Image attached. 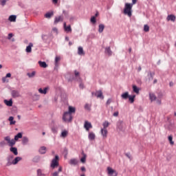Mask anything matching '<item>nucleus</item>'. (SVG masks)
<instances>
[{
	"mask_svg": "<svg viewBox=\"0 0 176 176\" xmlns=\"http://www.w3.org/2000/svg\"><path fill=\"white\" fill-rule=\"evenodd\" d=\"M131 9H133V4L126 3L124 6V14H126L129 17H131Z\"/></svg>",
	"mask_w": 176,
	"mask_h": 176,
	"instance_id": "f257e3e1",
	"label": "nucleus"
},
{
	"mask_svg": "<svg viewBox=\"0 0 176 176\" xmlns=\"http://www.w3.org/2000/svg\"><path fill=\"white\" fill-rule=\"evenodd\" d=\"M63 120L67 123L72 122V114L68 113L67 111L65 112L63 116Z\"/></svg>",
	"mask_w": 176,
	"mask_h": 176,
	"instance_id": "f03ea898",
	"label": "nucleus"
},
{
	"mask_svg": "<svg viewBox=\"0 0 176 176\" xmlns=\"http://www.w3.org/2000/svg\"><path fill=\"white\" fill-rule=\"evenodd\" d=\"M58 155H56L51 162L52 168H56V167H58Z\"/></svg>",
	"mask_w": 176,
	"mask_h": 176,
	"instance_id": "7ed1b4c3",
	"label": "nucleus"
},
{
	"mask_svg": "<svg viewBox=\"0 0 176 176\" xmlns=\"http://www.w3.org/2000/svg\"><path fill=\"white\" fill-rule=\"evenodd\" d=\"M107 174L109 176H118V173L116 170H113L111 167L109 166L107 168Z\"/></svg>",
	"mask_w": 176,
	"mask_h": 176,
	"instance_id": "20e7f679",
	"label": "nucleus"
},
{
	"mask_svg": "<svg viewBox=\"0 0 176 176\" xmlns=\"http://www.w3.org/2000/svg\"><path fill=\"white\" fill-rule=\"evenodd\" d=\"M5 140L7 141L9 146H13L16 144V140L14 139H10V137L7 136L5 138Z\"/></svg>",
	"mask_w": 176,
	"mask_h": 176,
	"instance_id": "39448f33",
	"label": "nucleus"
},
{
	"mask_svg": "<svg viewBox=\"0 0 176 176\" xmlns=\"http://www.w3.org/2000/svg\"><path fill=\"white\" fill-rule=\"evenodd\" d=\"M84 127L87 131H89L90 129L93 128L91 123L89 122L88 121L85 122Z\"/></svg>",
	"mask_w": 176,
	"mask_h": 176,
	"instance_id": "423d86ee",
	"label": "nucleus"
},
{
	"mask_svg": "<svg viewBox=\"0 0 176 176\" xmlns=\"http://www.w3.org/2000/svg\"><path fill=\"white\" fill-rule=\"evenodd\" d=\"M63 27L65 32H72V28H71V25L67 26V23H63Z\"/></svg>",
	"mask_w": 176,
	"mask_h": 176,
	"instance_id": "0eeeda50",
	"label": "nucleus"
},
{
	"mask_svg": "<svg viewBox=\"0 0 176 176\" xmlns=\"http://www.w3.org/2000/svg\"><path fill=\"white\" fill-rule=\"evenodd\" d=\"M101 135H102L103 138L105 140L108 137V130L105 129H101Z\"/></svg>",
	"mask_w": 176,
	"mask_h": 176,
	"instance_id": "6e6552de",
	"label": "nucleus"
},
{
	"mask_svg": "<svg viewBox=\"0 0 176 176\" xmlns=\"http://www.w3.org/2000/svg\"><path fill=\"white\" fill-rule=\"evenodd\" d=\"M64 21V16H56L54 19V24H58V23H60V21Z\"/></svg>",
	"mask_w": 176,
	"mask_h": 176,
	"instance_id": "1a4fd4ad",
	"label": "nucleus"
},
{
	"mask_svg": "<svg viewBox=\"0 0 176 176\" xmlns=\"http://www.w3.org/2000/svg\"><path fill=\"white\" fill-rule=\"evenodd\" d=\"M11 94L13 98H17V97H20V92H19V91L12 90L11 91Z\"/></svg>",
	"mask_w": 176,
	"mask_h": 176,
	"instance_id": "9d476101",
	"label": "nucleus"
},
{
	"mask_svg": "<svg viewBox=\"0 0 176 176\" xmlns=\"http://www.w3.org/2000/svg\"><path fill=\"white\" fill-rule=\"evenodd\" d=\"M175 15L174 14H169L168 15L167 18H166V20L167 21H175Z\"/></svg>",
	"mask_w": 176,
	"mask_h": 176,
	"instance_id": "9b49d317",
	"label": "nucleus"
},
{
	"mask_svg": "<svg viewBox=\"0 0 176 176\" xmlns=\"http://www.w3.org/2000/svg\"><path fill=\"white\" fill-rule=\"evenodd\" d=\"M33 46L34 45L32 44V43H30L29 45L26 47V50H25L26 53H31V52H32Z\"/></svg>",
	"mask_w": 176,
	"mask_h": 176,
	"instance_id": "f8f14e48",
	"label": "nucleus"
},
{
	"mask_svg": "<svg viewBox=\"0 0 176 176\" xmlns=\"http://www.w3.org/2000/svg\"><path fill=\"white\" fill-rule=\"evenodd\" d=\"M47 90H49V88L47 87H45L43 89H42V88H39L38 93H40V94H47Z\"/></svg>",
	"mask_w": 176,
	"mask_h": 176,
	"instance_id": "ddd939ff",
	"label": "nucleus"
},
{
	"mask_svg": "<svg viewBox=\"0 0 176 176\" xmlns=\"http://www.w3.org/2000/svg\"><path fill=\"white\" fill-rule=\"evenodd\" d=\"M88 138L90 140V141H94L96 140V134H94L93 132L89 133Z\"/></svg>",
	"mask_w": 176,
	"mask_h": 176,
	"instance_id": "4468645a",
	"label": "nucleus"
},
{
	"mask_svg": "<svg viewBox=\"0 0 176 176\" xmlns=\"http://www.w3.org/2000/svg\"><path fill=\"white\" fill-rule=\"evenodd\" d=\"M38 65H40V67L41 68H47V64L46 63V62L45 61H38Z\"/></svg>",
	"mask_w": 176,
	"mask_h": 176,
	"instance_id": "2eb2a0df",
	"label": "nucleus"
},
{
	"mask_svg": "<svg viewBox=\"0 0 176 176\" xmlns=\"http://www.w3.org/2000/svg\"><path fill=\"white\" fill-rule=\"evenodd\" d=\"M78 54H79V56H85V51H83V47H78Z\"/></svg>",
	"mask_w": 176,
	"mask_h": 176,
	"instance_id": "dca6fc26",
	"label": "nucleus"
},
{
	"mask_svg": "<svg viewBox=\"0 0 176 176\" xmlns=\"http://www.w3.org/2000/svg\"><path fill=\"white\" fill-rule=\"evenodd\" d=\"M10 151L12 153H14V155H15V156H17V155H19V152H17V148H16V147H11L10 148Z\"/></svg>",
	"mask_w": 176,
	"mask_h": 176,
	"instance_id": "f3484780",
	"label": "nucleus"
},
{
	"mask_svg": "<svg viewBox=\"0 0 176 176\" xmlns=\"http://www.w3.org/2000/svg\"><path fill=\"white\" fill-rule=\"evenodd\" d=\"M4 103L6 104V105H7V107H12V105H13V101L12 100H5Z\"/></svg>",
	"mask_w": 176,
	"mask_h": 176,
	"instance_id": "a211bd4d",
	"label": "nucleus"
},
{
	"mask_svg": "<svg viewBox=\"0 0 176 176\" xmlns=\"http://www.w3.org/2000/svg\"><path fill=\"white\" fill-rule=\"evenodd\" d=\"M67 135H68V131H67V130L63 131L60 134V137H62V138H66V137H67Z\"/></svg>",
	"mask_w": 176,
	"mask_h": 176,
	"instance_id": "6ab92c4d",
	"label": "nucleus"
},
{
	"mask_svg": "<svg viewBox=\"0 0 176 176\" xmlns=\"http://www.w3.org/2000/svg\"><path fill=\"white\" fill-rule=\"evenodd\" d=\"M155 76V73H152L151 72H149L148 73V78L149 82H151V80H153V76Z\"/></svg>",
	"mask_w": 176,
	"mask_h": 176,
	"instance_id": "aec40b11",
	"label": "nucleus"
},
{
	"mask_svg": "<svg viewBox=\"0 0 176 176\" xmlns=\"http://www.w3.org/2000/svg\"><path fill=\"white\" fill-rule=\"evenodd\" d=\"M46 147L45 146H41L39 149V153L41 154V155H45V153H46Z\"/></svg>",
	"mask_w": 176,
	"mask_h": 176,
	"instance_id": "412c9836",
	"label": "nucleus"
},
{
	"mask_svg": "<svg viewBox=\"0 0 176 176\" xmlns=\"http://www.w3.org/2000/svg\"><path fill=\"white\" fill-rule=\"evenodd\" d=\"M76 109L75 107H69V111H67L68 113H70V115H72V113H75Z\"/></svg>",
	"mask_w": 176,
	"mask_h": 176,
	"instance_id": "4be33fe9",
	"label": "nucleus"
},
{
	"mask_svg": "<svg viewBox=\"0 0 176 176\" xmlns=\"http://www.w3.org/2000/svg\"><path fill=\"white\" fill-rule=\"evenodd\" d=\"M21 160V157H16L14 158V160L12 161V164H17Z\"/></svg>",
	"mask_w": 176,
	"mask_h": 176,
	"instance_id": "5701e85b",
	"label": "nucleus"
},
{
	"mask_svg": "<svg viewBox=\"0 0 176 176\" xmlns=\"http://www.w3.org/2000/svg\"><path fill=\"white\" fill-rule=\"evenodd\" d=\"M96 97L98 98H102L103 100L104 96H102V91H98L96 92Z\"/></svg>",
	"mask_w": 176,
	"mask_h": 176,
	"instance_id": "b1692460",
	"label": "nucleus"
},
{
	"mask_svg": "<svg viewBox=\"0 0 176 176\" xmlns=\"http://www.w3.org/2000/svg\"><path fill=\"white\" fill-rule=\"evenodd\" d=\"M133 90L136 94H140V88H138L136 85H133Z\"/></svg>",
	"mask_w": 176,
	"mask_h": 176,
	"instance_id": "393cba45",
	"label": "nucleus"
},
{
	"mask_svg": "<svg viewBox=\"0 0 176 176\" xmlns=\"http://www.w3.org/2000/svg\"><path fill=\"white\" fill-rule=\"evenodd\" d=\"M19 138H23V133H19L17 135H16L14 136V140L15 141H18L19 140Z\"/></svg>",
	"mask_w": 176,
	"mask_h": 176,
	"instance_id": "a878e982",
	"label": "nucleus"
},
{
	"mask_svg": "<svg viewBox=\"0 0 176 176\" xmlns=\"http://www.w3.org/2000/svg\"><path fill=\"white\" fill-rule=\"evenodd\" d=\"M105 28V25L104 24H100L99 28H98V32L101 34L104 31V29Z\"/></svg>",
	"mask_w": 176,
	"mask_h": 176,
	"instance_id": "bb28decb",
	"label": "nucleus"
},
{
	"mask_svg": "<svg viewBox=\"0 0 176 176\" xmlns=\"http://www.w3.org/2000/svg\"><path fill=\"white\" fill-rule=\"evenodd\" d=\"M149 98L151 101H156V96L154 94H149Z\"/></svg>",
	"mask_w": 176,
	"mask_h": 176,
	"instance_id": "cd10ccee",
	"label": "nucleus"
},
{
	"mask_svg": "<svg viewBox=\"0 0 176 176\" xmlns=\"http://www.w3.org/2000/svg\"><path fill=\"white\" fill-rule=\"evenodd\" d=\"M129 92H125L121 95L122 98L124 100H127V98L129 97Z\"/></svg>",
	"mask_w": 176,
	"mask_h": 176,
	"instance_id": "c85d7f7f",
	"label": "nucleus"
},
{
	"mask_svg": "<svg viewBox=\"0 0 176 176\" xmlns=\"http://www.w3.org/2000/svg\"><path fill=\"white\" fill-rule=\"evenodd\" d=\"M54 14V12H47L45 14V17L46 19H50V17H52V16H53Z\"/></svg>",
	"mask_w": 176,
	"mask_h": 176,
	"instance_id": "c756f323",
	"label": "nucleus"
},
{
	"mask_svg": "<svg viewBox=\"0 0 176 176\" xmlns=\"http://www.w3.org/2000/svg\"><path fill=\"white\" fill-rule=\"evenodd\" d=\"M28 138H27V137H23V140H22V144H23V145H27V144H28Z\"/></svg>",
	"mask_w": 176,
	"mask_h": 176,
	"instance_id": "7c9ffc66",
	"label": "nucleus"
},
{
	"mask_svg": "<svg viewBox=\"0 0 176 176\" xmlns=\"http://www.w3.org/2000/svg\"><path fill=\"white\" fill-rule=\"evenodd\" d=\"M105 53L107 54H108L109 56H111V54H112V51H111V47H106V49H105Z\"/></svg>",
	"mask_w": 176,
	"mask_h": 176,
	"instance_id": "2f4dec72",
	"label": "nucleus"
},
{
	"mask_svg": "<svg viewBox=\"0 0 176 176\" xmlns=\"http://www.w3.org/2000/svg\"><path fill=\"white\" fill-rule=\"evenodd\" d=\"M16 15H10V16H9L8 20H9L10 21L14 22V21H16Z\"/></svg>",
	"mask_w": 176,
	"mask_h": 176,
	"instance_id": "473e14b6",
	"label": "nucleus"
},
{
	"mask_svg": "<svg viewBox=\"0 0 176 176\" xmlns=\"http://www.w3.org/2000/svg\"><path fill=\"white\" fill-rule=\"evenodd\" d=\"M103 128L102 129H107V127H109V122L108 121H104L102 124Z\"/></svg>",
	"mask_w": 176,
	"mask_h": 176,
	"instance_id": "72a5a7b5",
	"label": "nucleus"
},
{
	"mask_svg": "<svg viewBox=\"0 0 176 176\" xmlns=\"http://www.w3.org/2000/svg\"><path fill=\"white\" fill-rule=\"evenodd\" d=\"M61 60V58L60 56H56L55 58V65L56 67H58V62Z\"/></svg>",
	"mask_w": 176,
	"mask_h": 176,
	"instance_id": "f704fd0d",
	"label": "nucleus"
},
{
	"mask_svg": "<svg viewBox=\"0 0 176 176\" xmlns=\"http://www.w3.org/2000/svg\"><path fill=\"white\" fill-rule=\"evenodd\" d=\"M14 118L13 116H10L8 120L10 122V124H16V121H14Z\"/></svg>",
	"mask_w": 176,
	"mask_h": 176,
	"instance_id": "c9c22d12",
	"label": "nucleus"
},
{
	"mask_svg": "<svg viewBox=\"0 0 176 176\" xmlns=\"http://www.w3.org/2000/svg\"><path fill=\"white\" fill-rule=\"evenodd\" d=\"M128 98H129V100L130 101L131 104H133V102H134V98H135V95L129 96V97Z\"/></svg>",
	"mask_w": 176,
	"mask_h": 176,
	"instance_id": "e433bc0d",
	"label": "nucleus"
},
{
	"mask_svg": "<svg viewBox=\"0 0 176 176\" xmlns=\"http://www.w3.org/2000/svg\"><path fill=\"white\" fill-rule=\"evenodd\" d=\"M82 155H83V157L80 159V162H81L82 163H85V162H86V157H87V156L86 154H85V153H83V152H82Z\"/></svg>",
	"mask_w": 176,
	"mask_h": 176,
	"instance_id": "4c0bfd02",
	"label": "nucleus"
},
{
	"mask_svg": "<svg viewBox=\"0 0 176 176\" xmlns=\"http://www.w3.org/2000/svg\"><path fill=\"white\" fill-rule=\"evenodd\" d=\"M71 164H74V166L78 164V160L76 159H72L69 162Z\"/></svg>",
	"mask_w": 176,
	"mask_h": 176,
	"instance_id": "58836bf2",
	"label": "nucleus"
},
{
	"mask_svg": "<svg viewBox=\"0 0 176 176\" xmlns=\"http://www.w3.org/2000/svg\"><path fill=\"white\" fill-rule=\"evenodd\" d=\"M37 176H46L45 174L42 173V170H37Z\"/></svg>",
	"mask_w": 176,
	"mask_h": 176,
	"instance_id": "ea45409f",
	"label": "nucleus"
},
{
	"mask_svg": "<svg viewBox=\"0 0 176 176\" xmlns=\"http://www.w3.org/2000/svg\"><path fill=\"white\" fill-rule=\"evenodd\" d=\"M36 72H32V73H28V76H29L30 78H34V76H35Z\"/></svg>",
	"mask_w": 176,
	"mask_h": 176,
	"instance_id": "a19ab883",
	"label": "nucleus"
},
{
	"mask_svg": "<svg viewBox=\"0 0 176 176\" xmlns=\"http://www.w3.org/2000/svg\"><path fill=\"white\" fill-rule=\"evenodd\" d=\"M144 31L145 32H149V26L148 25H144Z\"/></svg>",
	"mask_w": 176,
	"mask_h": 176,
	"instance_id": "79ce46f5",
	"label": "nucleus"
},
{
	"mask_svg": "<svg viewBox=\"0 0 176 176\" xmlns=\"http://www.w3.org/2000/svg\"><path fill=\"white\" fill-rule=\"evenodd\" d=\"M168 141H169L170 145H173L174 144V141H173V136L172 135L168 136Z\"/></svg>",
	"mask_w": 176,
	"mask_h": 176,
	"instance_id": "37998d69",
	"label": "nucleus"
},
{
	"mask_svg": "<svg viewBox=\"0 0 176 176\" xmlns=\"http://www.w3.org/2000/svg\"><path fill=\"white\" fill-rule=\"evenodd\" d=\"M91 23H92L93 24H96V23H97V21L96 19V16H92L91 18Z\"/></svg>",
	"mask_w": 176,
	"mask_h": 176,
	"instance_id": "c03bdc74",
	"label": "nucleus"
},
{
	"mask_svg": "<svg viewBox=\"0 0 176 176\" xmlns=\"http://www.w3.org/2000/svg\"><path fill=\"white\" fill-rule=\"evenodd\" d=\"M52 133H54V134H56V133H57V127L53 126V127L52 128Z\"/></svg>",
	"mask_w": 176,
	"mask_h": 176,
	"instance_id": "a18cd8bd",
	"label": "nucleus"
},
{
	"mask_svg": "<svg viewBox=\"0 0 176 176\" xmlns=\"http://www.w3.org/2000/svg\"><path fill=\"white\" fill-rule=\"evenodd\" d=\"M91 105L89 104H86L85 106V109H87V111H90Z\"/></svg>",
	"mask_w": 176,
	"mask_h": 176,
	"instance_id": "49530a36",
	"label": "nucleus"
},
{
	"mask_svg": "<svg viewBox=\"0 0 176 176\" xmlns=\"http://www.w3.org/2000/svg\"><path fill=\"white\" fill-rule=\"evenodd\" d=\"M74 75H75L76 77L79 76V72L75 70V71H74Z\"/></svg>",
	"mask_w": 176,
	"mask_h": 176,
	"instance_id": "de8ad7c7",
	"label": "nucleus"
},
{
	"mask_svg": "<svg viewBox=\"0 0 176 176\" xmlns=\"http://www.w3.org/2000/svg\"><path fill=\"white\" fill-rule=\"evenodd\" d=\"M6 145V143L5 142H0V146H5Z\"/></svg>",
	"mask_w": 176,
	"mask_h": 176,
	"instance_id": "09e8293b",
	"label": "nucleus"
},
{
	"mask_svg": "<svg viewBox=\"0 0 176 176\" xmlns=\"http://www.w3.org/2000/svg\"><path fill=\"white\" fill-rule=\"evenodd\" d=\"M6 1H7V0H2V1H1V5H2V6H5V5H6Z\"/></svg>",
	"mask_w": 176,
	"mask_h": 176,
	"instance_id": "8fccbe9b",
	"label": "nucleus"
},
{
	"mask_svg": "<svg viewBox=\"0 0 176 176\" xmlns=\"http://www.w3.org/2000/svg\"><path fill=\"white\" fill-rule=\"evenodd\" d=\"M12 37H13V34L10 33V34H8V39H12Z\"/></svg>",
	"mask_w": 176,
	"mask_h": 176,
	"instance_id": "3c124183",
	"label": "nucleus"
},
{
	"mask_svg": "<svg viewBox=\"0 0 176 176\" xmlns=\"http://www.w3.org/2000/svg\"><path fill=\"white\" fill-rule=\"evenodd\" d=\"M112 102V100L111 99H109L107 101V105H109V104H111Z\"/></svg>",
	"mask_w": 176,
	"mask_h": 176,
	"instance_id": "603ef678",
	"label": "nucleus"
},
{
	"mask_svg": "<svg viewBox=\"0 0 176 176\" xmlns=\"http://www.w3.org/2000/svg\"><path fill=\"white\" fill-rule=\"evenodd\" d=\"M113 116H119V112L118 111H116L113 114Z\"/></svg>",
	"mask_w": 176,
	"mask_h": 176,
	"instance_id": "864d4df0",
	"label": "nucleus"
},
{
	"mask_svg": "<svg viewBox=\"0 0 176 176\" xmlns=\"http://www.w3.org/2000/svg\"><path fill=\"white\" fill-rule=\"evenodd\" d=\"M58 3V0H52V3H54V5H57Z\"/></svg>",
	"mask_w": 176,
	"mask_h": 176,
	"instance_id": "5fc2aeb1",
	"label": "nucleus"
},
{
	"mask_svg": "<svg viewBox=\"0 0 176 176\" xmlns=\"http://www.w3.org/2000/svg\"><path fill=\"white\" fill-rule=\"evenodd\" d=\"M135 3H137V0H132V3H131V5H135Z\"/></svg>",
	"mask_w": 176,
	"mask_h": 176,
	"instance_id": "6e6d98bb",
	"label": "nucleus"
},
{
	"mask_svg": "<svg viewBox=\"0 0 176 176\" xmlns=\"http://www.w3.org/2000/svg\"><path fill=\"white\" fill-rule=\"evenodd\" d=\"M62 171H63V168L61 166H60L58 170V173H61Z\"/></svg>",
	"mask_w": 176,
	"mask_h": 176,
	"instance_id": "4d7b16f0",
	"label": "nucleus"
},
{
	"mask_svg": "<svg viewBox=\"0 0 176 176\" xmlns=\"http://www.w3.org/2000/svg\"><path fill=\"white\" fill-rule=\"evenodd\" d=\"M12 76V74L10 73H8L6 74V77L10 78Z\"/></svg>",
	"mask_w": 176,
	"mask_h": 176,
	"instance_id": "13d9d810",
	"label": "nucleus"
},
{
	"mask_svg": "<svg viewBox=\"0 0 176 176\" xmlns=\"http://www.w3.org/2000/svg\"><path fill=\"white\" fill-rule=\"evenodd\" d=\"M53 176H58V172L54 173Z\"/></svg>",
	"mask_w": 176,
	"mask_h": 176,
	"instance_id": "bf43d9fd",
	"label": "nucleus"
},
{
	"mask_svg": "<svg viewBox=\"0 0 176 176\" xmlns=\"http://www.w3.org/2000/svg\"><path fill=\"white\" fill-rule=\"evenodd\" d=\"M6 77H3V78H2V80H3V83H5V82H6Z\"/></svg>",
	"mask_w": 176,
	"mask_h": 176,
	"instance_id": "052dcab7",
	"label": "nucleus"
},
{
	"mask_svg": "<svg viewBox=\"0 0 176 176\" xmlns=\"http://www.w3.org/2000/svg\"><path fill=\"white\" fill-rule=\"evenodd\" d=\"M81 171H86V168L85 166L81 167Z\"/></svg>",
	"mask_w": 176,
	"mask_h": 176,
	"instance_id": "680f3d73",
	"label": "nucleus"
},
{
	"mask_svg": "<svg viewBox=\"0 0 176 176\" xmlns=\"http://www.w3.org/2000/svg\"><path fill=\"white\" fill-rule=\"evenodd\" d=\"M157 104H162V100H157Z\"/></svg>",
	"mask_w": 176,
	"mask_h": 176,
	"instance_id": "e2e57ef3",
	"label": "nucleus"
},
{
	"mask_svg": "<svg viewBox=\"0 0 176 176\" xmlns=\"http://www.w3.org/2000/svg\"><path fill=\"white\" fill-rule=\"evenodd\" d=\"M52 30H53L54 32H57V28H53Z\"/></svg>",
	"mask_w": 176,
	"mask_h": 176,
	"instance_id": "0e129e2a",
	"label": "nucleus"
},
{
	"mask_svg": "<svg viewBox=\"0 0 176 176\" xmlns=\"http://www.w3.org/2000/svg\"><path fill=\"white\" fill-rule=\"evenodd\" d=\"M79 86H80V89H83V84L81 83V84H80Z\"/></svg>",
	"mask_w": 176,
	"mask_h": 176,
	"instance_id": "69168bd1",
	"label": "nucleus"
},
{
	"mask_svg": "<svg viewBox=\"0 0 176 176\" xmlns=\"http://www.w3.org/2000/svg\"><path fill=\"white\" fill-rule=\"evenodd\" d=\"M169 85L171 87V86H173L174 83H173V82H170Z\"/></svg>",
	"mask_w": 176,
	"mask_h": 176,
	"instance_id": "338daca9",
	"label": "nucleus"
},
{
	"mask_svg": "<svg viewBox=\"0 0 176 176\" xmlns=\"http://www.w3.org/2000/svg\"><path fill=\"white\" fill-rule=\"evenodd\" d=\"M65 41H69V37H65Z\"/></svg>",
	"mask_w": 176,
	"mask_h": 176,
	"instance_id": "774afa93",
	"label": "nucleus"
}]
</instances>
